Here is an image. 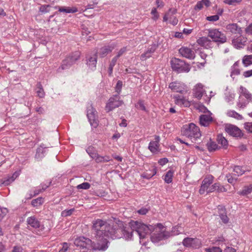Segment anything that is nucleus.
Masks as SVG:
<instances>
[{
    "label": "nucleus",
    "mask_w": 252,
    "mask_h": 252,
    "mask_svg": "<svg viewBox=\"0 0 252 252\" xmlns=\"http://www.w3.org/2000/svg\"><path fill=\"white\" fill-rule=\"evenodd\" d=\"M110 229H107L106 237H111L112 239L121 238L123 236L126 238H130L132 233L129 232L125 226L123 221L117 218H114L112 226L110 225Z\"/></svg>",
    "instance_id": "nucleus-1"
},
{
    "label": "nucleus",
    "mask_w": 252,
    "mask_h": 252,
    "mask_svg": "<svg viewBox=\"0 0 252 252\" xmlns=\"http://www.w3.org/2000/svg\"><path fill=\"white\" fill-rule=\"evenodd\" d=\"M154 229L152 231L151 239L153 242L158 243L160 241L166 240L170 237V233L166 231L165 227L161 223L154 225Z\"/></svg>",
    "instance_id": "nucleus-2"
},
{
    "label": "nucleus",
    "mask_w": 252,
    "mask_h": 252,
    "mask_svg": "<svg viewBox=\"0 0 252 252\" xmlns=\"http://www.w3.org/2000/svg\"><path fill=\"white\" fill-rule=\"evenodd\" d=\"M130 227L133 232L135 231L140 239H144L147 234L151 233L154 229V225L148 226L138 221L130 222Z\"/></svg>",
    "instance_id": "nucleus-3"
},
{
    "label": "nucleus",
    "mask_w": 252,
    "mask_h": 252,
    "mask_svg": "<svg viewBox=\"0 0 252 252\" xmlns=\"http://www.w3.org/2000/svg\"><path fill=\"white\" fill-rule=\"evenodd\" d=\"M110 228V224L102 220L97 219L93 222V229L95 232L96 237L105 236L107 229Z\"/></svg>",
    "instance_id": "nucleus-4"
},
{
    "label": "nucleus",
    "mask_w": 252,
    "mask_h": 252,
    "mask_svg": "<svg viewBox=\"0 0 252 252\" xmlns=\"http://www.w3.org/2000/svg\"><path fill=\"white\" fill-rule=\"evenodd\" d=\"M182 133L183 135L191 139L193 138L196 140L201 135L199 128L193 123L189 124L187 127L184 128Z\"/></svg>",
    "instance_id": "nucleus-5"
},
{
    "label": "nucleus",
    "mask_w": 252,
    "mask_h": 252,
    "mask_svg": "<svg viewBox=\"0 0 252 252\" xmlns=\"http://www.w3.org/2000/svg\"><path fill=\"white\" fill-rule=\"evenodd\" d=\"M80 53L79 52H75L67 56L62 61L61 66L58 68L59 71L60 70H64L69 68L75 63L79 59Z\"/></svg>",
    "instance_id": "nucleus-6"
},
{
    "label": "nucleus",
    "mask_w": 252,
    "mask_h": 252,
    "mask_svg": "<svg viewBox=\"0 0 252 252\" xmlns=\"http://www.w3.org/2000/svg\"><path fill=\"white\" fill-rule=\"evenodd\" d=\"M171 65L172 69L178 73L188 72L190 67L184 61L179 59L174 58L171 60Z\"/></svg>",
    "instance_id": "nucleus-7"
},
{
    "label": "nucleus",
    "mask_w": 252,
    "mask_h": 252,
    "mask_svg": "<svg viewBox=\"0 0 252 252\" xmlns=\"http://www.w3.org/2000/svg\"><path fill=\"white\" fill-rule=\"evenodd\" d=\"M208 36L213 40V42L224 43L226 42L225 35L216 29L208 30Z\"/></svg>",
    "instance_id": "nucleus-8"
},
{
    "label": "nucleus",
    "mask_w": 252,
    "mask_h": 252,
    "mask_svg": "<svg viewBox=\"0 0 252 252\" xmlns=\"http://www.w3.org/2000/svg\"><path fill=\"white\" fill-rule=\"evenodd\" d=\"M74 244L80 248L93 250L94 242L89 238L84 236L77 237L74 240Z\"/></svg>",
    "instance_id": "nucleus-9"
},
{
    "label": "nucleus",
    "mask_w": 252,
    "mask_h": 252,
    "mask_svg": "<svg viewBox=\"0 0 252 252\" xmlns=\"http://www.w3.org/2000/svg\"><path fill=\"white\" fill-rule=\"evenodd\" d=\"M123 103V101L120 99V95L115 94L109 99L108 102L106 103L105 109L107 112H109L121 106Z\"/></svg>",
    "instance_id": "nucleus-10"
},
{
    "label": "nucleus",
    "mask_w": 252,
    "mask_h": 252,
    "mask_svg": "<svg viewBox=\"0 0 252 252\" xmlns=\"http://www.w3.org/2000/svg\"><path fill=\"white\" fill-rule=\"evenodd\" d=\"M87 116L91 125L94 127H96L98 126L97 112L91 103H89V106L87 107Z\"/></svg>",
    "instance_id": "nucleus-11"
},
{
    "label": "nucleus",
    "mask_w": 252,
    "mask_h": 252,
    "mask_svg": "<svg viewBox=\"0 0 252 252\" xmlns=\"http://www.w3.org/2000/svg\"><path fill=\"white\" fill-rule=\"evenodd\" d=\"M106 236H103L99 238V237H96L97 239V243H95L94 242L93 244V250L99 251H106L108 247L109 241Z\"/></svg>",
    "instance_id": "nucleus-12"
},
{
    "label": "nucleus",
    "mask_w": 252,
    "mask_h": 252,
    "mask_svg": "<svg viewBox=\"0 0 252 252\" xmlns=\"http://www.w3.org/2000/svg\"><path fill=\"white\" fill-rule=\"evenodd\" d=\"M182 243L186 247L195 249H199L202 246L201 240L196 238L186 237L184 239Z\"/></svg>",
    "instance_id": "nucleus-13"
},
{
    "label": "nucleus",
    "mask_w": 252,
    "mask_h": 252,
    "mask_svg": "<svg viewBox=\"0 0 252 252\" xmlns=\"http://www.w3.org/2000/svg\"><path fill=\"white\" fill-rule=\"evenodd\" d=\"M225 131L229 135L237 138H241L244 135L243 133L239 128L231 124L226 126Z\"/></svg>",
    "instance_id": "nucleus-14"
},
{
    "label": "nucleus",
    "mask_w": 252,
    "mask_h": 252,
    "mask_svg": "<svg viewBox=\"0 0 252 252\" xmlns=\"http://www.w3.org/2000/svg\"><path fill=\"white\" fill-rule=\"evenodd\" d=\"M214 177L212 175H208L202 181L201 186L199 189V193L203 194L209 189L210 185L213 183Z\"/></svg>",
    "instance_id": "nucleus-15"
},
{
    "label": "nucleus",
    "mask_w": 252,
    "mask_h": 252,
    "mask_svg": "<svg viewBox=\"0 0 252 252\" xmlns=\"http://www.w3.org/2000/svg\"><path fill=\"white\" fill-rule=\"evenodd\" d=\"M177 13V10L175 8H170L168 11L166 12L163 18V22H166L168 19H170V23L175 26L178 23V20L176 18L173 17V15Z\"/></svg>",
    "instance_id": "nucleus-16"
},
{
    "label": "nucleus",
    "mask_w": 252,
    "mask_h": 252,
    "mask_svg": "<svg viewBox=\"0 0 252 252\" xmlns=\"http://www.w3.org/2000/svg\"><path fill=\"white\" fill-rule=\"evenodd\" d=\"M211 115L212 113L210 111H208V114L201 115L199 117L200 125L205 127L209 126L213 121Z\"/></svg>",
    "instance_id": "nucleus-17"
},
{
    "label": "nucleus",
    "mask_w": 252,
    "mask_h": 252,
    "mask_svg": "<svg viewBox=\"0 0 252 252\" xmlns=\"http://www.w3.org/2000/svg\"><path fill=\"white\" fill-rule=\"evenodd\" d=\"M179 52L182 57L190 60L194 59L195 57L194 52L187 47H182Z\"/></svg>",
    "instance_id": "nucleus-18"
},
{
    "label": "nucleus",
    "mask_w": 252,
    "mask_h": 252,
    "mask_svg": "<svg viewBox=\"0 0 252 252\" xmlns=\"http://www.w3.org/2000/svg\"><path fill=\"white\" fill-rule=\"evenodd\" d=\"M225 28L227 32L233 34L242 33V28L236 23L229 24L226 26Z\"/></svg>",
    "instance_id": "nucleus-19"
},
{
    "label": "nucleus",
    "mask_w": 252,
    "mask_h": 252,
    "mask_svg": "<svg viewBox=\"0 0 252 252\" xmlns=\"http://www.w3.org/2000/svg\"><path fill=\"white\" fill-rule=\"evenodd\" d=\"M209 37L202 36L197 40V43L206 49L211 48L213 46V42L209 39Z\"/></svg>",
    "instance_id": "nucleus-20"
},
{
    "label": "nucleus",
    "mask_w": 252,
    "mask_h": 252,
    "mask_svg": "<svg viewBox=\"0 0 252 252\" xmlns=\"http://www.w3.org/2000/svg\"><path fill=\"white\" fill-rule=\"evenodd\" d=\"M97 54V52L96 51L93 56H87L86 57L87 64L90 69L93 70H95L96 68Z\"/></svg>",
    "instance_id": "nucleus-21"
},
{
    "label": "nucleus",
    "mask_w": 252,
    "mask_h": 252,
    "mask_svg": "<svg viewBox=\"0 0 252 252\" xmlns=\"http://www.w3.org/2000/svg\"><path fill=\"white\" fill-rule=\"evenodd\" d=\"M247 38L244 36H239L234 38L232 41L233 45L237 49L242 48L245 45L247 42Z\"/></svg>",
    "instance_id": "nucleus-22"
},
{
    "label": "nucleus",
    "mask_w": 252,
    "mask_h": 252,
    "mask_svg": "<svg viewBox=\"0 0 252 252\" xmlns=\"http://www.w3.org/2000/svg\"><path fill=\"white\" fill-rule=\"evenodd\" d=\"M158 46L156 44L151 45L147 49V50L142 54L140 56V59L142 61L146 60L147 59L151 57L152 54L156 50Z\"/></svg>",
    "instance_id": "nucleus-23"
},
{
    "label": "nucleus",
    "mask_w": 252,
    "mask_h": 252,
    "mask_svg": "<svg viewBox=\"0 0 252 252\" xmlns=\"http://www.w3.org/2000/svg\"><path fill=\"white\" fill-rule=\"evenodd\" d=\"M159 136L155 135V141L150 142L148 148L152 153H156L158 152V148L159 146L158 143L159 142Z\"/></svg>",
    "instance_id": "nucleus-24"
},
{
    "label": "nucleus",
    "mask_w": 252,
    "mask_h": 252,
    "mask_svg": "<svg viewBox=\"0 0 252 252\" xmlns=\"http://www.w3.org/2000/svg\"><path fill=\"white\" fill-rule=\"evenodd\" d=\"M194 96L198 99L202 97L205 90L203 89V85L201 83H198L193 90Z\"/></svg>",
    "instance_id": "nucleus-25"
},
{
    "label": "nucleus",
    "mask_w": 252,
    "mask_h": 252,
    "mask_svg": "<svg viewBox=\"0 0 252 252\" xmlns=\"http://www.w3.org/2000/svg\"><path fill=\"white\" fill-rule=\"evenodd\" d=\"M226 190L227 189L224 186L217 183H215L210 187L209 189L207 190V193L213 192L215 191H217L218 192H225Z\"/></svg>",
    "instance_id": "nucleus-26"
},
{
    "label": "nucleus",
    "mask_w": 252,
    "mask_h": 252,
    "mask_svg": "<svg viewBox=\"0 0 252 252\" xmlns=\"http://www.w3.org/2000/svg\"><path fill=\"white\" fill-rule=\"evenodd\" d=\"M169 88L172 91L181 94H184V92H186L185 89L181 86L180 83L176 82H171L170 83L169 85Z\"/></svg>",
    "instance_id": "nucleus-27"
},
{
    "label": "nucleus",
    "mask_w": 252,
    "mask_h": 252,
    "mask_svg": "<svg viewBox=\"0 0 252 252\" xmlns=\"http://www.w3.org/2000/svg\"><path fill=\"white\" fill-rule=\"evenodd\" d=\"M114 49V46L113 45L105 46L101 47L98 52L99 57L100 58H104L107 54L111 53Z\"/></svg>",
    "instance_id": "nucleus-28"
},
{
    "label": "nucleus",
    "mask_w": 252,
    "mask_h": 252,
    "mask_svg": "<svg viewBox=\"0 0 252 252\" xmlns=\"http://www.w3.org/2000/svg\"><path fill=\"white\" fill-rule=\"evenodd\" d=\"M240 95L243 98L247 99V100L252 101V94L248 91V90L243 86H241L239 89Z\"/></svg>",
    "instance_id": "nucleus-29"
},
{
    "label": "nucleus",
    "mask_w": 252,
    "mask_h": 252,
    "mask_svg": "<svg viewBox=\"0 0 252 252\" xmlns=\"http://www.w3.org/2000/svg\"><path fill=\"white\" fill-rule=\"evenodd\" d=\"M27 222L28 225L34 228H40L41 226L40 221L35 216L29 217Z\"/></svg>",
    "instance_id": "nucleus-30"
},
{
    "label": "nucleus",
    "mask_w": 252,
    "mask_h": 252,
    "mask_svg": "<svg viewBox=\"0 0 252 252\" xmlns=\"http://www.w3.org/2000/svg\"><path fill=\"white\" fill-rule=\"evenodd\" d=\"M210 1L209 0H201L198 1L196 4L194 6V9L195 10H200L205 5L206 7H209L210 5Z\"/></svg>",
    "instance_id": "nucleus-31"
},
{
    "label": "nucleus",
    "mask_w": 252,
    "mask_h": 252,
    "mask_svg": "<svg viewBox=\"0 0 252 252\" xmlns=\"http://www.w3.org/2000/svg\"><path fill=\"white\" fill-rule=\"evenodd\" d=\"M94 159H95L97 163L105 162L110 160V157L108 156H105L104 157L99 155L97 153L96 154L93 155Z\"/></svg>",
    "instance_id": "nucleus-32"
},
{
    "label": "nucleus",
    "mask_w": 252,
    "mask_h": 252,
    "mask_svg": "<svg viewBox=\"0 0 252 252\" xmlns=\"http://www.w3.org/2000/svg\"><path fill=\"white\" fill-rule=\"evenodd\" d=\"M219 216L224 223H227L229 221V219L226 215L225 209L223 207L219 209Z\"/></svg>",
    "instance_id": "nucleus-33"
},
{
    "label": "nucleus",
    "mask_w": 252,
    "mask_h": 252,
    "mask_svg": "<svg viewBox=\"0 0 252 252\" xmlns=\"http://www.w3.org/2000/svg\"><path fill=\"white\" fill-rule=\"evenodd\" d=\"M218 144H220L223 149H226L228 146V141L222 134H219L217 138Z\"/></svg>",
    "instance_id": "nucleus-34"
},
{
    "label": "nucleus",
    "mask_w": 252,
    "mask_h": 252,
    "mask_svg": "<svg viewBox=\"0 0 252 252\" xmlns=\"http://www.w3.org/2000/svg\"><path fill=\"white\" fill-rule=\"evenodd\" d=\"M239 62H236L231 67V77H233L234 75H238L240 73V70L238 68Z\"/></svg>",
    "instance_id": "nucleus-35"
},
{
    "label": "nucleus",
    "mask_w": 252,
    "mask_h": 252,
    "mask_svg": "<svg viewBox=\"0 0 252 252\" xmlns=\"http://www.w3.org/2000/svg\"><path fill=\"white\" fill-rule=\"evenodd\" d=\"M207 147L209 152H214L220 148L215 142L212 141L211 139L207 144Z\"/></svg>",
    "instance_id": "nucleus-36"
},
{
    "label": "nucleus",
    "mask_w": 252,
    "mask_h": 252,
    "mask_svg": "<svg viewBox=\"0 0 252 252\" xmlns=\"http://www.w3.org/2000/svg\"><path fill=\"white\" fill-rule=\"evenodd\" d=\"M175 102L176 104L184 105V106L187 107L189 105V101L185 99L184 97H181L180 96H175Z\"/></svg>",
    "instance_id": "nucleus-37"
},
{
    "label": "nucleus",
    "mask_w": 252,
    "mask_h": 252,
    "mask_svg": "<svg viewBox=\"0 0 252 252\" xmlns=\"http://www.w3.org/2000/svg\"><path fill=\"white\" fill-rule=\"evenodd\" d=\"M250 102L247 100V99L243 98L242 96H239L237 105L238 107L244 109Z\"/></svg>",
    "instance_id": "nucleus-38"
},
{
    "label": "nucleus",
    "mask_w": 252,
    "mask_h": 252,
    "mask_svg": "<svg viewBox=\"0 0 252 252\" xmlns=\"http://www.w3.org/2000/svg\"><path fill=\"white\" fill-rule=\"evenodd\" d=\"M252 192V184L245 186L243 189L238 191V193L241 195H247Z\"/></svg>",
    "instance_id": "nucleus-39"
},
{
    "label": "nucleus",
    "mask_w": 252,
    "mask_h": 252,
    "mask_svg": "<svg viewBox=\"0 0 252 252\" xmlns=\"http://www.w3.org/2000/svg\"><path fill=\"white\" fill-rule=\"evenodd\" d=\"M78 9L76 7H61L59 9V11L66 13H75L77 12Z\"/></svg>",
    "instance_id": "nucleus-40"
},
{
    "label": "nucleus",
    "mask_w": 252,
    "mask_h": 252,
    "mask_svg": "<svg viewBox=\"0 0 252 252\" xmlns=\"http://www.w3.org/2000/svg\"><path fill=\"white\" fill-rule=\"evenodd\" d=\"M242 63L246 67L252 64V55L244 56L242 59Z\"/></svg>",
    "instance_id": "nucleus-41"
},
{
    "label": "nucleus",
    "mask_w": 252,
    "mask_h": 252,
    "mask_svg": "<svg viewBox=\"0 0 252 252\" xmlns=\"http://www.w3.org/2000/svg\"><path fill=\"white\" fill-rule=\"evenodd\" d=\"M45 152V149L40 147L38 148L36 150V153L35 155V158L37 159H41L44 156V153Z\"/></svg>",
    "instance_id": "nucleus-42"
},
{
    "label": "nucleus",
    "mask_w": 252,
    "mask_h": 252,
    "mask_svg": "<svg viewBox=\"0 0 252 252\" xmlns=\"http://www.w3.org/2000/svg\"><path fill=\"white\" fill-rule=\"evenodd\" d=\"M173 173V171L171 170H169L166 172L164 178L165 183L169 184L172 182Z\"/></svg>",
    "instance_id": "nucleus-43"
},
{
    "label": "nucleus",
    "mask_w": 252,
    "mask_h": 252,
    "mask_svg": "<svg viewBox=\"0 0 252 252\" xmlns=\"http://www.w3.org/2000/svg\"><path fill=\"white\" fill-rule=\"evenodd\" d=\"M227 115L229 117L234 118L237 120H240L243 119V116L235 112L234 110H229L227 112Z\"/></svg>",
    "instance_id": "nucleus-44"
},
{
    "label": "nucleus",
    "mask_w": 252,
    "mask_h": 252,
    "mask_svg": "<svg viewBox=\"0 0 252 252\" xmlns=\"http://www.w3.org/2000/svg\"><path fill=\"white\" fill-rule=\"evenodd\" d=\"M36 87V93L37 94L38 96L40 98L43 97L44 96L45 94L40 82L37 83Z\"/></svg>",
    "instance_id": "nucleus-45"
},
{
    "label": "nucleus",
    "mask_w": 252,
    "mask_h": 252,
    "mask_svg": "<svg viewBox=\"0 0 252 252\" xmlns=\"http://www.w3.org/2000/svg\"><path fill=\"white\" fill-rule=\"evenodd\" d=\"M43 203V199L42 197H38L32 201L31 204L35 207L41 205Z\"/></svg>",
    "instance_id": "nucleus-46"
},
{
    "label": "nucleus",
    "mask_w": 252,
    "mask_h": 252,
    "mask_svg": "<svg viewBox=\"0 0 252 252\" xmlns=\"http://www.w3.org/2000/svg\"><path fill=\"white\" fill-rule=\"evenodd\" d=\"M181 227L180 226H175L173 227L170 233V237L178 235L181 233Z\"/></svg>",
    "instance_id": "nucleus-47"
},
{
    "label": "nucleus",
    "mask_w": 252,
    "mask_h": 252,
    "mask_svg": "<svg viewBox=\"0 0 252 252\" xmlns=\"http://www.w3.org/2000/svg\"><path fill=\"white\" fill-rule=\"evenodd\" d=\"M135 107L140 109L144 111H147L146 107L144 105V102L143 100H139L137 104L135 105Z\"/></svg>",
    "instance_id": "nucleus-48"
},
{
    "label": "nucleus",
    "mask_w": 252,
    "mask_h": 252,
    "mask_svg": "<svg viewBox=\"0 0 252 252\" xmlns=\"http://www.w3.org/2000/svg\"><path fill=\"white\" fill-rule=\"evenodd\" d=\"M122 86H123V82L121 80H119L117 82V84L115 88V92L117 93L116 94H119V95H120V94L122 91Z\"/></svg>",
    "instance_id": "nucleus-49"
},
{
    "label": "nucleus",
    "mask_w": 252,
    "mask_h": 252,
    "mask_svg": "<svg viewBox=\"0 0 252 252\" xmlns=\"http://www.w3.org/2000/svg\"><path fill=\"white\" fill-rule=\"evenodd\" d=\"M233 171L238 176L241 175L245 173V170L243 169V167L240 166H235Z\"/></svg>",
    "instance_id": "nucleus-50"
},
{
    "label": "nucleus",
    "mask_w": 252,
    "mask_h": 252,
    "mask_svg": "<svg viewBox=\"0 0 252 252\" xmlns=\"http://www.w3.org/2000/svg\"><path fill=\"white\" fill-rule=\"evenodd\" d=\"M242 0H224L223 2L225 4L235 6L241 2Z\"/></svg>",
    "instance_id": "nucleus-51"
},
{
    "label": "nucleus",
    "mask_w": 252,
    "mask_h": 252,
    "mask_svg": "<svg viewBox=\"0 0 252 252\" xmlns=\"http://www.w3.org/2000/svg\"><path fill=\"white\" fill-rule=\"evenodd\" d=\"M90 184L89 183L87 182H84L82 184H81L80 185H78L77 186V188L78 189H89L90 188Z\"/></svg>",
    "instance_id": "nucleus-52"
},
{
    "label": "nucleus",
    "mask_w": 252,
    "mask_h": 252,
    "mask_svg": "<svg viewBox=\"0 0 252 252\" xmlns=\"http://www.w3.org/2000/svg\"><path fill=\"white\" fill-rule=\"evenodd\" d=\"M206 252H222V250L219 247H213L212 248L205 249Z\"/></svg>",
    "instance_id": "nucleus-53"
},
{
    "label": "nucleus",
    "mask_w": 252,
    "mask_h": 252,
    "mask_svg": "<svg viewBox=\"0 0 252 252\" xmlns=\"http://www.w3.org/2000/svg\"><path fill=\"white\" fill-rule=\"evenodd\" d=\"M11 252H25V251L21 246L17 245L13 247Z\"/></svg>",
    "instance_id": "nucleus-54"
},
{
    "label": "nucleus",
    "mask_w": 252,
    "mask_h": 252,
    "mask_svg": "<svg viewBox=\"0 0 252 252\" xmlns=\"http://www.w3.org/2000/svg\"><path fill=\"white\" fill-rule=\"evenodd\" d=\"M244 128L247 131L252 133V122H246L244 124Z\"/></svg>",
    "instance_id": "nucleus-55"
},
{
    "label": "nucleus",
    "mask_w": 252,
    "mask_h": 252,
    "mask_svg": "<svg viewBox=\"0 0 252 252\" xmlns=\"http://www.w3.org/2000/svg\"><path fill=\"white\" fill-rule=\"evenodd\" d=\"M151 14L153 15V17L152 19L154 21H157L159 18V14H158L157 9L156 8H153L151 11Z\"/></svg>",
    "instance_id": "nucleus-56"
},
{
    "label": "nucleus",
    "mask_w": 252,
    "mask_h": 252,
    "mask_svg": "<svg viewBox=\"0 0 252 252\" xmlns=\"http://www.w3.org/2000/svg\"><path fill=\"white\" fill-rule=\"evenodd\" d=\"M219 19V16L218 15H215L213 16H208L206 17V20L211 22H216Z\"/></svg>",
    "instance_id": "nucleus-57"
},
{
    "label": "nucleus",
    "mask_w": 252,
    "mask_h": 252,
    "mask_svg": "<svg viewBox=\"0 0 252 252\" xmlns=\"http://www.w3.org/2000/svg\"><path fill=\"white\" fill-rule=\"evenodd\" d=\"M69 248V244L67 243H63L62 244V247L61 248L59 252H66Z\"/></svg>",
    "instance_id": "nucleus-58"
},
{
    "label": "nucleus",
    "mask_w": 252,
    "mask_h": 252,
    "mask_svg": "<svg viewBox=\"0 0 252 252\" xmlns=\"http://www.w3.org/2000/svg\"><path fill=\"white\" fill-rule=\"evenodd\" d=\"M14 175L15 174H13V176H11V177H9V178L6 179V180H5L3 182V184L5 185H8L11 183L13 182L14 181V180L15 179V177H14Z\"/></svg>",
    "instance_id": "nucleus-59"
},
{
    "label": "nucleus",
    "mask_w": 252,
    "mask_h": 252,
    "mask_svg": "<svg viewBox=\"0 0 252 252\" xmlns=\"http://www.w3.org/2000/svg\"><path fill=\"white\" fill-rule=\"evenodd\" d=\"M94 149L93 147H90L86 151L88 153V154L90 156V157L94 159V156L93 155L96 154V153H95L93 151Z\"/></svg>",
    "instance_id": "nucleus-60"
},
{
    "label": "nucleus",
    "mask_w": 252,
    "mask_h": 252,
    "mask_svg": "<svg viewBox=\"0 0 252 252\" xmlns=\"http://www.w3.org/2000/svg\"><path fill=\"white\" fill-rule=\"evenodd\" d=\"M49 5H42L40 6L39 8L40 11L42 12H49V10H48V8L50 7Z\"/></svg>",
    "instance_id": "nucleus-61"
},
{
    "label": "nucleus",
    "mask_w": 252,
    "mask_h": 252,
    "mask_svg": "<svg viewBox=\"0 0 252 252\" xmlns=\"http://www.w3.org/2000/svg\"><path fill=\"white\" fill-rule=\"evenodd\" d=\"M227 178V181L231 184H234L236 182V179L230 176L226 175Z\"/></svg>",
    "instance_id": "nucleus-62"
},
{
    "label": "nucleus",
    "mask_w": 252,
    "mask_h": 252,
    "mask_svg": "<svg viewBox=\"0 0 252 252\" xmlns=\"http://www.w3.org/2000/svg\"><path fill=\"white\" fill-rule=\"evenodd\" d=\"M126 47H123V48H121L119 50L117 55L115 57L118 59L120 57H121L126 52Z\"/></svg>",
    "instance_id": "nucleus-63"
},
{
    "label": "nucleus",
    "mask_w": 252,
    "mask_h": 252,
    "mask_svg": "<svg viewBox=\"0 0 252 252\" xmlns=\"http://www.w3.org/2000/svg\"><path fill=\"white\" fill-rule=\"evenodd\" d=\"M224 252H236V251L235 249L232 247H227L226 248L224 251Z\"/></svg>",
    "instance_id": "nucleus-64"
}]
</instances>
